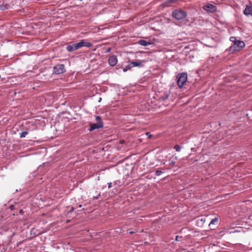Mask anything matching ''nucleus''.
I'll return each instance as SVG.
<instances>
[{
    "label": "nucleus",
    "instance_id": "1",
    "mask_svg": "<svg viewBox=\"0 0 252 252\" xmlns=\"http://www.w3.org/2000/svg\"><path fill=\"white\" fill-rule=\"evenodd\" d=\"M93 46L92 43L87 41L86 40L82 39L79 42L73 43L66 46L67 51L71 52L77 50L83 47L90 48Z\"/></svg>",
    "mask_w": 252,
    "mask_h": 252
},
{
    "label": "nucleus",
    "instance_id": "2",
    "mask_svg": "<svg viewBox=\"0 0 252 252\" xmlns=\"http://www.w3.org/2000/svg\"><path fill=\"white\" fill-rule=\"evenodd\" d=\"M172 17L178 21L184 20L187 16V12L181 9H176L172 12Z\"/></svg>",
    "mask_w": 252,
    "mask_h": 252
},
{
    "label": "nucleus",
    "instance_id": "3",
    "mask_svg": "<svg viewBox=\"0 0 252 252\" xmlns=\"http://www.w3.org/2000/svg\"><path fill=\"white\" fill-rule=\"evenodd\" d=\"M188 79L187 74L185 72L179 73L177 76V83L180 88H182Z\"/></svg>",
    "mask_w": 252,
    "mask_h": 252
},
{
    "label": "nucleus",
    "instance_id": "4",
    "mask_svg": "<svg viewBox=\"0 0 252 252\" xmlns=\"http://www.w3.org/2000/svg\"><path fill=\"white\" fill-rule=\"evenodd\" d=\"M65 72L64 65L63 64H59L53 67V73L55 74H61Z\"/></svg>",
    "mask_w": 252,
    "mask_h": 252
},
{
    "label": "nucleus",
    "instance_id": "5",
    "mask_svg": "<svg viewBox=\"0 0 252 252\" xmlns=\"http://www.w3.org/2000/svg\"><path fill=\"white\" fill-rule=\"evenodd\" d=\"M203 9L206 11L213 13L217 11L216 6L212 4L208 3L203 6Z\"/></svg>",
    "mask_w": 252,
    "mask_h": 252
},
{
    "label": "nucleus",
    "instance_id": "6",
    "mask_svg": "<svg viewBox=\"0 0 252 252\" xmlns=\"http://www.w3.org/2000/svg\"><path fill=\"white\" fill-rule=\"evenodd\" d=\"M118 63V60L116 56L112 55L108 59V63L111 66H114Z\"/></svg>",
    "mask_w": 252,
    "mask_h": 252
},
{
    "label": "nucleus",
    "instance_id": "7",
    "mask_svg": "<svg viewBox=\"0 0 252 252\" xmlns=\"http://www.w3.org/2000/svg\"><path fill=\"white\" fill-rule=\"evenodd\" d=\"M230 40L234 43V45L230 47L229 51L230 53H233L236 50V47L235 46L236 45V37L235 36H231L230 37Z\"/></svg>",
    "mask_w": 252,
    "mask_h": 252
},
{
    "label": "nucleus",
    "instance_id": "8",
    "mask_svg": "<svg viewBox=\"0 0 252 252\" xmlns=\"http://www.w3.org/2000/svg\"><path fill=\"white\" fill-rule=\"evenodd\" d=\"M244 14L247 16L252 17V5H247L245 10H244Z\"/></svg>",
    "mask_w": 252,
    "mask_h": 252
},
{
    "label": "nucleus",
    "instance_id": "9",
    "mask_svg": "<svg viewBox=\"0 0 252 252\" xmlns=\"http://www.w3.org/2000/svg\"><path fill=\"white\" fill-rule=\"evenodd\" d=\"M206 221L205 217H198L196 220V224L199 227H202Z\"/></svg>",
    "mask_w": 252,
    "mask_h": 252
},
{
    "label": "nucleus",
    "instance_id": "10",
    "mask_svg": "<svg viewBox=\"0 0 252 252\" xmlns=\"http://www.w3.org/2000/svg\"><path fill=\"white\" fill-rule=\"evenodd\" d=\"M103 125H100L99 126L97 123L95 124H91L90 125V128L89 131H92L95 129H98L102 128L103 127Z\"/></svg>",
    "mask_w": 252,
    "mask_h": 252
},
{
    "label": "nucleus",
    "instance_id": "11",
    "mask_svg": "<svg viewBox=\"0 0 252 252\" xmlns=\"http://www.w3.org/2000/svg\"><path fill=\"white\" fill-rule=\"evenodd\" d=\"M138 44L143 46H147L151 44V42L143 39H140L137 42Z\"/></svg>",
    "mask_w": 252,
    "mask_h": 252
},
{
    "label": "nucleus",
    "instance_id": "12",
    "mask_svg": "<svg viewBox=\"0 0 252 252\" xmlns=\"http://www.w3.org/2000/svg\"><path fill=\"white\" fill-rule=\"evenodd\" d=\"M170 95L169 92H165L164 93V94L159 97V100L162 101H164L167 99Z\"/></svg>",
    "mask_w": 252,
    "mask_h": 252
},
{
    "label": "nucleus",
    "instance_id": "13",
    "mask_svg": "<svg viewBox=\"0 0 252 252\" xmlns=\"http://www.w3.org/2000/svg\"><path fill=\"white\" fill-rule=\"evenodd\" d=\"M130 63L132 65V67L135 66L141 67L142 66L141 61H132Z\"/></svg>",
    "mask_w": 252,
    "mask_h": 252
},
{
    "label": "nucleus",
    "instance_id": "14",
    "mask_svg": "<svg viewBox=\"0 0 252 252\" xmlns=\"http://www.w3.org/2000/svg\"><path fill=\"white\" fill-rule=\"evenodd\" d=\"M245 46V44L243 41L237 40V48L241 49H243Z\"/></svg>",
    "mask_w": 252,
    "mask_h": 252
},
{
    "label": "nucleus",
    "instance_id": "15",
    "mask_svg": "<svg viewBox=\"0 0 252 252\" xmlns=\"http://www.w3.org/2000/svg\"><path fill=\"white\" fill-rule=\"evenodd\" d=\"M95 120L96 121V123L99 125H103V122L102 121L101 118L99 116H96L95 117Z\"/></svg>",
    "mask_w": 252,
    "mask_h": 252
},
{
    "label": "nucleus",
    "instance_id": "16",
    "mask_svg": "<svg viewBox=\"0 0 252 252\" xmlns=\"http://www.w3.org/2000/svg\"><path fill=\"white\" fill-rule=\"evenodd\" d=\"M219 220V219L218 217H215V218L213 219L209 223V225L210 226L212 224H215L216 222H218Z\"/></svg>",
    "mask_w": 252,
    "mask_h": 252
},
{
    "label": "nucleus",
    "instance_id": "17",
    "mask_svg": "<svg viewBox=\"0 0 252 252\" xmlns=\"http://www.w3.org/2000/svg\"><path fill=\"white\" fill-rule=\"evenodd\" d=\"M132 67V65L129 63L128 65H126L125 67L123 68V70L124 72H126L128 70L131 69Z\"/></svg>",
    "mask_w": 252,
    "mask_h": 252
},
{
    "label": "nucleus",
    "instance_id": "18",
    "mask_svg": "<svg viewBox=\"0 0 252 252\" xmlns=\"http://www.w3.org/2000/svg\"><path fill=\"white\" fill-rule=\"evenodd\" d=\"M28 134V132L27 131H23L22 132L20 133V137L24 138Z\"/></svg>",
    "mask_w": 252,
    "mask_h": 252
},
{
    "label": "nucleus",
    "instance_id": "19",
    "mask_svg": "<svg viewBox=\"0 0 252 252\" xmlns=\"http://www.w3.org/2000/svg\"><path fill=\"white\" fill-rule=\"evenodd\" d=\"M174 149H175L176 151L179 152L181 151V147L178 145H176L174 147Z\"/></svg>",
    "mask_w": 252,
    "mask_h": 252
},
{
    "label": "nucleus",
    "instance_id": "20",
    "mask_svg": "<svg viewBox=\"0 0 252 252\" xmlns=\"http://www.w3.org/2000/svg\"><path fill=\"white\" fill-rule=\"evenodd\" d=\"M162 173V172L161 170H157L155 175L157 176H159Z\"/></svg>",
    "mask_w": 252,
    "mask_h": 252
},
{
    "label": "nucleus",
    "instance_id": "21",
    "mask_svg": "<svg viewBox=\"0 0 252 252\" xmlns=\"http://www.w3.org/2000/svg\"><path fill=\"white\" fill-rule=\"evenodd\" d=\"M74 208L73 207H71V209L68 211L67 213L69 214V213H72L74 211Z\"/></svg>",
    "mask_w": 252,
    "mask_h": 252
},
{
    "label": "nucleus",
    "instance_id": "22",
    "mask_svg": "<svg viewBox=\"0 0 252 252\" xmlns=\"http://www.w3.org/2000/svg\"><path fill=\"white\" fill-rule=\"evenodd\" d=\"M7 8V5H3L1 6V9L3 10Z\"/></svg>",
    "mask_w": 252,
    "mask_h": 252
},
{
    "label": "nucleus",
    "instance_id": "23",
    "mask_svg": "<svg viewBox=\"0 0 252 252\" xmlns=\"http://www.w3.org/2000/svg\"><path fill=\"white\" fill-rule=\"evenodd\" d=\"M112 187V183L111 182L108 183V188L110 189Z\"/></svg>",
    "mask_w": 252,
    "mask_h": 252
},
{
    "label": "nucleus",
    "instance_id": "24",
    "mask_svg": "<svg viewBox=\"0 0 252 252\" xmlns=\"http://www.w3.org/2000/svg\"><path fill=\"white\" fill-rule=\"evenodd\" d=\"M100 194L99 193L97 196H94L93 197V199L94 200V199H97L99 197V196H100Z\"/></svg>",
    "mask_w": 252,
    "mask_h": 252
},
{
    "label": "nucleus",
    "instance_id": "25",
    "mask_svg": "<svg viewBox=\"0 0 252 252\" xmlns=\"http://www.w3.org/2000/svg\"><path fill=\"white\" fill-rule=\"evenodd\" d=\"M10 208V209L12 210L14 209V206L11 205Z\"/></svg>",
    "mask_w": 252,
    "mask_h": 252
},
{
    "label": "nucleus",
    "instance_id": "26",
    "mask_svg": "<svg viewBox=\"0 0 252 252\" xmlns=\"http://www.w3.org/2000/svg\"><path fill=\"white\" fill-rule=\"evenodd\" d=\"M19 213L21 214H23L24 213V211L22 210H20Z\"/></svg>",
    "mask_w": 252,
    "mask_h": 252
},
{
    "label": "nucleus",
    "instance_id": "27",
    "mask_svg": "<svg viewBox=\"0 0 252 252\" xmlns=\"http://www.w3.org/2000/svg\"><path fill=\"white\" fill-rule=\"evenodd\" d=\"M111 51V48H108L107 49V52H109Z\"/></svg>",
    "mask_w": 252,
    "mask_h": 252
},
{
    "label": "nucleus",
    "instance_id": "28",
    "mask_svg": "<svg viewBox=\"0 0 252 252\" xmlns=\"http://www.w3.org/2000/svg\"><path fill=\"white\" fill-rule=\"evenodd\" d=\"M178 238H179V236H176V241H179V240H178Z\"/></svg>",
    "mask_w": 252,
    "mask_h": 252
},
{
    "label": "nucleus",
    "instance_id": "29",
    "mask_svg": "<svg viewBox=\"0 0 252 252\" xmlns=\"http://www.w3.org/2000/svg\"><path fill=\"white\" fill-rule=\"evenodd\" d=\"M171 164H172V165H173V164H175V162H174V161H172V162H171Z\"/></svg>",
    "mask_w": 252,
    "mask_h": 252
},
{
    "label": "nucleus",
    "instance_id": "30",
    "mask_svg": "<svg viewBox=\"0 0 252 252\" xmlns=\"http://www.w3.org/2000/svg\"><path fill=\"white\" fill-rule=\"evenodd\" d=\"M133 233H134V232H133V231H130V232H129V233H130V234H133Z\"/></svg>",
    "mask_w": 252,
    "mask_h": 252
},
{
    "label": "nucleus",
    "instance_id": "31",
    "mask_svg": "<svg viewBox=\"0 0 252 252\" xmlns=\"http://www.w3.org/2000/svg\"><path fill=\"white\" fill-rule=\"evenodd\" d=\"M79 208H81L82 207V205H79V206H78Z\"/></svg>",
    "mask_w": 252,
    "mask_h": 252
},
{
    "label": "nucleus",
    "instance_id": "32",
    "mask_svg": "<svg viewBox=\"0 0 252 252\" xmlns=\"http://www.w3.org/2000/svg\"><path fill=\"white\" fill-rule=\"evenodd\" d=\"M101 100V98H99L98 101H100Z\"/></svg>",
    "mask_w": 252,
    "mask_h": 252
},
{
    "label": "nucleus",
    "instance_id": "33",
    "mask_svg": "<svg viewBox=\"0 0 252 252\" xmlns=\"http://www.w3.org/2000/svg\"><path fill=\"white\" fill-rule=\"evenodd\" d=\"M237 232H240V230H239L237 229Z\"/></svg>",
    "mask_w": 252,
    "mask_h": 252
}]
</instances>
